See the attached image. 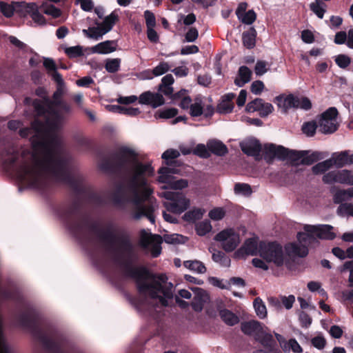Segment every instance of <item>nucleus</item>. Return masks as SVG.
Here are the masks:
<instances>
[{
	"label": "nucleus",
	"instance_id": "f257e3e1",
	"mask_svg": "<svg viewBox=\"0 0 353 353\" xmlns=\"http://www.w3.org/2000/svg\"><path fill=\"white\" fill-rule=\"evenodd\" d=\"M99 168L105 173L121 177L125 182L117 185L112 194L113 203L123 208L131 203L136 208L134 219L145 216L154 224V207L151 203L143 204L153 193L148 181L154 174L152 164L140 161L138 154L133 149L121 146L110 154V157H103Z\"/></svg>",
	"mask_w": 353,
	"mask_h": 353
},
{
	"label": "nucleus",
	"instance_id": "f03ea898",
	"mask_svg": "<svg viewBox=\"0 0 353 353\" xmlns=\"http://www.w3.org/2000/svg\"><path fill=\"white\" fill-rule=\"evenodd\" d=\"M50 114L51 117H47L45 121L35 119L32 122V128L36 133L32 138V148L40 151L43 157L40 159L33 155V165L23 161L16 168V175L21 183L43 192L51 187L43 172L50 174L57 180L70 170L68 161L56 156L53 150L59 142L57 132L61 128L63 116L56 108H51Z\"/></svg>",
	"mask_w": 353,
	"mask_h": 353
},
{
	"label": "nucleus",
	"instance_id": "7ed1b4c3",
	"mask_svg": "<svg viewBox=\"0 0 353 353\" xmlns=\"http://www.w3.org/2000/svg\"><path fill=\"white\" fill-rule=\"evenodd\" d=\"M112 225L108 226L106 230L99 229L97 222L88 221L83 224V233L85 237L78 239L81 242L88 241L89 238L85 230L88 228L90 232L97 234L99 239L109 244L118 243L119 249L126 256L125 260L116 256L114 262L121 268L123 274L134 281L137 292L143 296H148L152 299H158L163 307L168 306V299L173 298L174 285L168 282V278L163 273L152 272L143 265L136 266L133 262L137 259L134 252V246L131 241L130 234L124 229L119 230V235L117 236L110 230Z\"/></svg>",
	"mask_w": 353,
	"mask_h": 353
},
{
	"label": "nucleus",
	"instance_id": "20e7f679",
	"mask_svg": "<svg viewBox=\"0 0 353 353\" xmlns=\"http://www.w3.org/2000/svg\"><path fill=\"white\" fill-rule=\"evenodd\" d=\"M18 325L30 332L32 336L50 353H65L62 349L63 336L56 328L46 325L43 329L39 325V316L33 307L18 314L16 317Z\"/></svg>",
	"mask_w": 353,
	"mask_h": 353
},
{
	"label": "nucleus",
	"instance_id": "39448f33",
	"mask_svg": "<svg viewBox=\"0 0 353 353\" xmlns=\"http://www.w3.org/2000/svg\"><path fill=\"white\" fill-rule=\"evenodd\" d=\"M81 200L77 196L70 204L61 205L57 209L58 216L77 239L85 237L83 224L88 221V216L81 214Z\"/></svg>",
	"mask_w": 353,
	"mask_h": 353
},
{
	"label": "nucleus",
	"instance_id": "423d86ee",
	"mask_svg": "<svg viewBox=\"0 0 353 353\" xmlns=\"http://www.w3.org/2000/svg\"><path fill=\"white\" fill-rule=\"evenodd\" d=\"M55 181L68 185L76 196H82L89 202L99 203L101 201L100 196L89 185L83 183L81 176L73 175L70 170Z\"/></svg>",
	"mask_w": 353,
	"mask_h": 353
},
{
	"label": "nucleus",
	"instance_id": "0eeeda50",
	"mask_svg": "<svg viewBox=\"0 0 353 353\" xmlns=\"http://www.w3.org/2000/svg\"><path fill=\"white\" fill-rule=\"evenodd\" d=\"M259 256L268 263H273L281 267L284 263V252L282 245L277 241H261Z\"/></svg>",
	"mask_w": 353,
	"mask_h": 353
},
{
	"label": "nucleus",
	"instance_id": "6e6552de",
	"mask_svg": "<svg viewBox=\"0 0 353 353\" xmlns=\"http://www.w3.org/2000/svg\"><path fill=\"white\" fill-rule=\"evenodd\" d=\"M164 197L168 201L163 203V206L171 213L180 214L190 207V199L181 192H165Z\"/></svg>",
	"mask_w": 353,
	"mask_h": 353
},
{
	"label": "nucleus",
	"instance_id": "1a4fd4ad",
	"mask_svg": "<svg viewBox=\"0 0 353 353\" xmlns=\"http://www.w3.org/2000/svg\"><path fill=\"white\" fill-rule=\"evenodd\" d=\"M338 110L335 107L329 108L321 115L319 120V130L323 134H332L337 130Z\"/></svg>",
	"mask_w": 353,
	"mask_h": 353
},
{
	"label": "nucleus",
	"instance_id": "9d476101",
	"mask_svg": "<svg viewBox=\"0 0 353 353\" xmlns=\"http://www.w3.org/2000/svg\"><path fill=\"white\" fill-rule=\"evenodd\" d=\"M217 241L221 242V247L226 252L234 251L240 243L239 235L232 229L223 230L214 237Z\"/></svg>",
	"mask_w": 353,
	"mask_h": 353
},
{
	"label": "nucleus",
	"instance_id": "9b49d317",
	"mask_svg": "<svg viewBox=\"0 0 353 353\" xmlns=\"http://www.w3.org/2000/svg\"><path fill=\"white\" fill-rule=\"evenodd\" d=\"M163 238L159 234L147 233L144 230L141 232V246L147 248L150 244L152 245L151 255L152 257H158L161 253V244Z\"/></svg>",
	"mask_w": 353,
	"mask_h": 353
},
{
	"label": "nucleus",
	"instance_id": "f8f14e48",
	"mask_svg": "<svg viewBox=\"0 0 353 353\" xmlns=\"http://www.w3.org/2000/svg\"><path fill=\"white\" fill-rule=\"evenodd\" d=\"M19 159V153L14 148L0 137V160L8 167L14 166Z\"/></svg>",
	"mask_w": 353,
	"mask_h": 353
},
{
	"label": "nucleus",
	"instance_id": "ddd939ff",
	"mask_svg": "<svg viewBox=\"0 0 353 353\" xmlns=\"http://www.w3.org/2000/svg\"><path fill=\"white\" fill-rule=\"evenodd\" d=\"M303 229L307 232L314 233V237L320 239L333 240L336 238L333 227L330 225H305Z\"/></svg>",
	"mask_w": 353,
	"mask_h": 353
},
{
	"label": "nucleus",
	"instance_id": "4468645a",
	"mask_svg": "<svg viewBox=\"0 0 353 353\" xmlns=\"http://www.w3.org/2000/svg\"><path fill=\"white\" fill-rule=\"evenodd\" d=\"M245 110L248 112L257 111L259 116L264 118L273 112L274 107L271 103L265 102L263 99L256 98L247 104Z\"/></svg>",
	"mask_w": 353,
	"mask_h": 353
},
{
	"label": "nucleus",
	"instance_id": "2eb2a0df",
	"mask_svg": "<svg viewBox=\"0 0 353 353\" xmlns=\"http://www.w3.org/2000/svg\"><path fill=\"white\" fill-rule=\"evenodd\" d=\"M242 152L248 157H253L258 159L262 150V145L259 140L252 137L240 143Z\"/></svg>",
	"mask_w": 353,
	"mask_h": 353
},
{
	"label": "nucleus",
	"instance_id": "dca6fc26",
	"mask_svg": "<svg viewBox=\"0 0 353 353\" xmlns=\"http://www.w3.org/2000/svg\"><path fill=\"white\" fill-rule=\"evenodd\" d=\"M259 255V243L254 238L246 239L243 245L234 252V256L238 259L244 258L245 256Z\"/></svg>",
	"mask_w": 353,
	"mask_h": 353
},
{
	"label": "nucleus",
	"instance_id": "f3484780",
	"mask_svg": "<svg viewBox=\"0 0 353 353\" xmlns=\"http://www.w3.org/2000/svg\"><path fill=\"white\" fill-rule=\"evenodd\" d=\"M281 109V112L287 114L291 108H298L299 97L292 94H280L273 101Z\"/></svg>",
	"mask_w": 353,
	"mask_h": 353
},
{
	"label": "nucleus",
	"instance_id": "a211bd4d",
	"mask_svg": "<svg viewBox=\"0 0 353 353\" xmlns=\"http://www.w3.org/2000/svg\"><path fill=\"white\" fill-rule=\"evenodd\" d=\"M141 104L148 105L156 108L164 104L165 99L160 93H153L150 91L143 92L139 97Z\"/></svg>",
	"mask_w": 353,
	"mask_h": 353
},
{
	"label": "nucleus",
	"instance_id": "6ab92c4d",
	"mask_svg": "<svg viewBox=\"0 0 353 353\" xmlns=\"http://www.w3.org/2000/svg\"><path fill=\"white\" fill-rule=\"evenodd\" d=\"M241 330L245 334L254 336L255 339H256L258 336L263 334V327L262 323L256 320H250L242 322Z\"/></svg>",
	"mask_w": 353,
	"mask_h": 353
},
{
	"label": "nucleus",
	"instance_id": "aec40b11",
	"mask_svg": "<svg viewBox=\"0 0 353 353\" xmlns=\"http://www.w3.org/2000/svg\"><path fill=\"white\" fill-rule=\"evenodd\" d=\"M18 6H23V16L26 17L27 14H29L32 20L39 24L43 25L46 24V19L45 17L39 12L38 6L35 3H18Z\"/></svg>",
	"mask_w": 353,
	"mask_h": 353
},
{
	"label": "nucleus",
	"instance_id": "412c9836",
	"mask_svg": "<svg viewBox=\"0 0 353 353\" xmlns=\"http://www.w3.org/2000/svg\"><path fill=\"white\" fill-rule=\"evenodd\" d=\"M207 147L211 154L218 157L225 156L228 153L227 146L220 140L216 139H209L207 141Z\"/></svg>",
	"mask_w": 353,
	"mask_h": 353
},
{
	"label": "nucleus",
	"instance_id": "4be33fe9",
	"mask_svg": "<svg viewBox=\"0 0 353 353\" xmlns=\"http://www.w3.org/2000/svg\"><path fill=\"white\" fill-rule=\"evenodd\" d=\"M18 3L23 4L25 2H14L12 4H9L4 1H0V12L7 18L13 16L14 12H19L23 16V6H18Z\"/></svg>",
	"mask_w": 353,
	"mask_h": 353
},
{
	"label": "nucleus",
	"instance_id": "5701e85b",
	"mask_svg": "<svg viewBox=\"0 0 353 353\" xmlns=\"http://www.w3.org/2000/svg\"><path fill=\"white\" fill-rule=\"evenodd\" d=\"M234 93H228L222 97L221 101L217 105L216 111L220 114H228L232 112L234 107L232 100L234 99Z\"/></svg>",
	"mask_w": 353,
	"mask_h": 353
},
{
	"label": "nucleus",
	"instance_id": "b1692460",
	"mask_svg": "<svg viewBox=\"0 0 353 353\" xmlns=\"http://www.w3.org/2000/svg\"><path fill=\"white\" fill-rule=\"evenodd\" d=\"M116 41L114 40H107L103 42H101L96 46L91 48V51L92 53L97 54H108L113 52L116 50Z\"/></svg>",
	"mask_w": 353,
	"mask_h": 353
},
{
	"label": "nucleus",
	"instance_id": "393cba45",
	"mask_svg": "<svg viewBox=\"0 0 353 353\" xmlns=\"http://www.w3.org/2000/svg\"><path fill=\"white\" fill-rule=\"evenodd\" d=\"M257 32L254 27H250L242 34V43L247 49H252L256 46V38Z\"/></svg>",
	"mask_w": 353,
	"mask_h": 353
},
{
	"label": "nucleus",
	"instance_id": "a878e982",
	"mask_svg": "<svg viewBox=\"0 0 353 353\" xmlns=\"http://www.w3.org/2000/svg\"><path fill=\"white\" fill-rule=\"evenodd\" d=\"M285 250L288 255H292L299 257H305L308 254V248L305 245H299L296 243H292L285 246Z\"/></svg>",
	"mask_w": 353,
	"mask_h": 353
},
{
	"label": "nucleus",
	"instance_id": "bb28decb",
	"mask_svg": "<svg viewBox=\"0 0 353 353\" xmlns=\"http://www.w3.org/2000/svg\"><path fill=\"white\" fill-rule=\"evenodd\" d=\"M256 340L259 341L269 352H275L278 350L276 341L274 339L271 334L265 333L263 331V334L260 335V336H258Z\"/></svg>",
	"mask_w": 353,
	"mask_h": 353
},
{
	"label": "nucleus",
	"instance_id": "cd10ccee",
	"mask_svg": "<svg viewBox=\"0 0 353 353\" xmlns=\"http://www.w3.org/2000/svg\"><path fill=\"white\" fill-rule=\"evenodd\" d=\"M252 74V72L248 67L245 65L241 66L239 68L238 76L234 79L235 85L243 87L251 80Z\"/></svg>",
	"mask_w": 353,
	"mask_h": 353
},
{
	"label": "nucleus",
	"instance_id": "c85d7f7f",
	"mask_svg": "<svg viewBox=\"0 0 353 353\" xmlns=\"http://www.w3.org/2000/svg\"><path fill=\"white\" fill-rule=\"evenodd\" d=\"M329 159L331 161L332 167L334 165L337 168H341L346 165H349L348 150L334 152Z\"/></svg>",
	"mask_w": 353,
	"mask_h": 353
},
{
	"label": "nucleus",
	"instance_id": "c756f323",
	"mask_svg": "<svg viewBox=\"0 0 353 353\" xmlns=\"http://www.w3.org/2000/svg\"><path fill=\"white\" fill-rule=\"evenodd\" d=\"M219 314L221 320L228 325L233 326L239 322L238 316L228 309L219 310Z\"/></svg>",
	"mask_w": 353,
	"mask_h": 353
},
{
	"label": "nucleus",
	"instance_id": "7c9ffc66",
	"mask_svg": "<svg viewBox=\"0 0 353 353\" xmlns=\"http://www.w3.org/2000/svg\"><path fill=\"white\" fill-rule=\"evenodd\" d=\"M169 65L166 62H161L157 66L154 68L152 70H147L144 71V74H149L147 76L148 79H151L153 77L161 76L166 73L169 70Z\"/></svg>",
	"mask_w": 353,
	"mask_h": 353
},
{
	"label": "nucleus",
	"instance_id": "2f4dec72",
	"mask_svg": "<svg viewBox=\"0 0 353 353\" xmlns=\"http://www.w3.org/2000/svg\"><path fill=\"white\" fill-rule=\"evenodd\" d=\"M119 19L118 14L115 11H113L110 14L105 17L103 22L100 24L102 28V30H103L104 32L108 33L112 29Z\"/></svg>",
	"mask_w": 353,
	"mask_h": 353
},
{
	"label": "nucleus",
	"instance_id": "473e14b6",
	"mask_svg": "<svg viewBox=\"0 0 353 353\" xmlns=\"http://www.w3.org/2000/svg\"><path fill=\"white\" fill-rule=\"evenodd\" d=\"M204 212L205 210L201 208H194L192 210L186 212L182 216V219L185 221L194 223L196 221L201 219L203 217Z\"/></svg>",
	"mask_w": 353,
	"mask_h": 353
},
{
	"label": "nucleus",
	"instance_id": "72a5a7b5",
	"mask_svg": "<svg viewBox=\"0 0 353 353\" xmlns=\"http://www.w3.org/2000/svg\"><path fill=\"white\" fill-rule=\"evenodd\" d=\"M33 107L34 108V111L38 117H43L44 118V121H46V119L47 117H51V114H50V111L51 108H53L52 107H49V109L47 110L46 108L45 104L39 99H35L33 101Z\"/></svg>",
	"mask_w": 353,
	"mask_h": 353
},
{
	"label": "nucleus",
	"instance_id": "f704fd0d",
	"mask_svg": "<svg viewBox=\"0 0 353 353\" xmlns=\"http://www.w3.org/2000/svg\"><path fill=\"white\" fill-rule=\"evenodd\" d=\"M305 151L306 153L301 158V165H310L322 158L321 154L319 152H312V153H310V152L309 150Z\"/></svg>",
	"mask_w": 353,
	"mask_h": 353
},
{
	"label": "nucleus",
	"instance_id": "c9c22d12",
	"mask_svg": "<svg viewBox=\"0 0 353 353\" xmlns=\"http://www.w3.org/2000/svg\"><path fill=\"white\" fill-rule=\"evenodd\" d=\"M212 260L217 263H219L223 267H229L230 265L231 260L222 251H216L212 252Z\"/></svg>",
	"mask_w": 353,
	"mask_h": 353
},
{
	"label": "nucleus",
	"instance_id": "e433bc0d",
	"mask_svg": "<svg viewBox=\"0 0 353 353\" xmlns=\"http://www.w3.org/2000/svg\"><path fill=\"white\" fill-rule=\"evenodd\" d=\"M253 306L259 318L263 319L267 316L266 306L260 297H256L254 300Z\"/></svg>",
	"mask_w": 353,
	"mask_h": 353
},
{
	"label": "nucleus",
	"instance_id": "4c0bfd02",
	"mask_svg": "<svg viewBox=\"0 0 353 353\" xmlns=\"http://www.w3.org/2000/svg\"><path fill=\"white\" fill-rule=\"evenodd\" d=\"M352 188L347 190H339L334 194V202L335 203H342V202L347 201L349 198H352Z\"/></svg>",
	"mask_w": 353,
	"mask_h": 353
},
{
	"label": "nucleus",
	"instance_id": "58836bf2",
	"mask_svg": "<svg viewBox=\"0 0 353 353\" xmlns=\"http://www.w3.org/2000/svg\"><path fill=\"white\" fill-rule=\"evenodd\" d=\"M180 156V153L178 150L174 149H168L165 150L161 156V158L164 159L165 163L168 166H171L175 162L174 159Z\"/></svg>",
	"mask_w": 353,
	"mask_h": 353
},
{
	"label": "nucleus",
	"instance_id": "ea45409f",
	"mask_svg": "<svg viewBox=\"0 0 353 353\" xmlns=\"http://www.w3.org/2000/svg\"><path fill=\"white\" fill-rule=\"evenodd\" d=\"M325 3L321 0H315L310 4V10L319 18L323 19L325 12Z\"/></svg>",
	"mask_w": 353,
	"mask_h": 353
},
{
	"label": "nucleus",
	"instance_id": "a19ab883",
	"mask_svg": "<svg viewBox=\"0 0 353 353\" xmlns=\"http://www.w3.org/2000/svg\"><path fill=\"white\" fill-rule=\"evenodd\" d=\"M160 176L158 177V181L162 183H168L172 177L170 174L175 173L174 169L168 167H161L158 170Z\"/></svg>",
	"mask_w": 353,
	"mask_h": 353
},
{
	"label": "nucleus",
	"instance_id": "79ce46f5",
	"mask_svg": "<svg viewBox=\"0 0 353 353\" xmlns=\"http://www.w3.org/2000/svg\"><path fill=\"white\" fill-rule=\"evenodd\" d=\"M183 264L185 268L198 273L203 274L206 272L205 266L199 261H185Z\"/></svg>",
	"mask_w": 353,
	"mask_h": 353
},
{
	"label": "nucleus",
	"instance_id": "37998d69",
	"mask_svg": "<svg viewBox=\"0 0 353 353\" xmlns=\"http://www.w3.org/2000/svg\"><path fill=\"white\" fill-rule=\"evenodd\" d=\"M203 113V105L202 100L199 98L195 99V102L190 105V114L192 117H198Z\"/></svg>",
	"mask_w": 353,
	"mask_h": 353
},
{
	"label": "nucleus",
	"instance_id": "c03bdc74",
	"mask_svg": "<svg viewBox=\"0 0 353 353\" xmlns=\"http://www.w3.org/2000/svg\"><path fill=\"white\" fill-rule=\"evenodd\" d=\"M288 153V158L286 160L290 161L294 165H301V158L304 154H305L306 152L303 150H290Z\"/></svg>",
	"mask_w": 353,
	"mask_h": 353
},
{
	"label": "nucleus",
	"instance_id": "a18cd8bd",
	"mask_svg": "<svg viewBox=\"0 0 353 353\" xmlns=\"http://www.w3.org/2000/svg\"><path fill=\"white\" fill-rule=\"evenodd\" d=\"M276 145L273 143H267L264 145V159L268 163H270L276 158Z\"/></svg>",
	"mask_w": 353,
	"mask_h": 353
},
{
	"label": "nucleus",
	"instance_id": "49530a36",
	"mask_svg": "<svg viewBox=\"0 0 353 353\" xmlns=\"http://www.w3.org/2000/svg\"><path fill=\"white\" fill-rule=\"evenodd\" d=\"M121 59L119 58L108 59L105 61V68L110 73H115L120 69Z\"/></svg>",
	"mask_w": 353,
	"mask_h": 353
},
{
	"label": "nucleus",
	"instance_id": "de8ad7c7",
	"mask_svg": "<svg viewBox=\"0 0 353 353\" xmlns=\"http://www.w3.org/2000/svg\"><path fill=\"white\" fill-rule=\"evenodd\" d=\"M234 191L236 194H242L245 196H249L252 193L251 186L248 183H237L234 185Z\"/></svg>",
	"mask_w": 353,
	"mask_h": 353
},
{
	"label": "nucleus",
	"instance_id": "09e8293b",
	"mask_svg": "<svg viewBox=\"0 0 353 353\" xmlns=\"http://www.w3.org/2000/svg\"><path fill=\"white\" fill-rule=\"evenodd\" d=\"M167 184L171 189L183 190L188 187V181L184 179H176L172 176Z\"/></svg>",
	"mask_w": 353,
	"mask_h": 353
},
{
	"label": "nucleus",
	"instance_id": "8fccbe9b",
	"mask_svg": "<svg viewBox=\"0 0 353 353\" xmlns=\"http://www.w3.org/2000/svg\"><path fill=\"white\" fill-rule=\"evenodd\" d=\"M192 154L203 159H208L211 157L210 152L208 149L207 145H205L203 143L197 144L196 147L194 148Z\"/></svg>",
	"mask_w": 353,
	"mask_h": 353
},
{
	"label": "nucleus",
	"instance_id": "3c124183",
	"mask_svg": "<svg viewBox=\"0 0 353 353\" xmlns=\"http://www.w3.org/2000/svg\"><path fill=\"white\" fill-rule=\"evenodd\" d=\"M330 168H332L331 161L330 159H327L322 162L318 163L315 165H314L312 168V172L315 174H319L324 173L327 170H328Z\"/></svg>",
	"mask_w": 353,
	"mask_h": 353
},
{
	"label": "nucleus",
	"instance_id": "603ef678",
	"mask_svg": "<svg viewBox=\"0 0 353 353\" xmlns=\"http://www.w3.org/2000/svg\"><path fill=\"white\" fill-rule=\"evenodd\" d=\"M212 225L208 220L199 222L196 225V233L199 236H205L212 230Z\"/></svg>",
	"mask_w": 353,
	"mask_h": 353
},
{
	"label": "nucleus",
	"instance_id": "864d4df0",
	"mask_svg": "<svg viewBox=\"0 0 353 353\" xmlns=\"http://www.w3.org/2000/svg\"><path fill=\"white\" fill-rule=\"evenodd\" d=\"M317 128H319V124L316 121H312L304 123L302 126V130L307 137H313L316 133Z\"/></svg>",
	"mask_w": 353,
	"mask_h": 353
},
{
	"label": "nucleus",
	"instance_id": "5fc2aeb1",
	"mask_svg": "<svg viewBox=\"0 0 353 353\" xmlns=\"http://www.w3.org/2000/svg\"><path fill=\"white\" fill-rule=\"evenodd\" d=\"M65 53L70 59L83 56V48L81 46L66 48Z\"/></svg>",
	"mask_w": 353,
	"mask_h": 353
},
{
	"label": "nucleus",
	"instance_id": "6e6d98bb",
	"mask_svg": "<svg viewBox=\"0 0 353 353\" xmlns=\"http://www.w3.org/2000/svg\"><path fill=\"white\" fill-rule=\"evenodd\" d=\"M334 61L339 68L345 69L350 65L352 60L349 56L341 54L335 57Z\"/></svg>",
	"mask_w": 353,
	"mask_h": 353
},
{
	"label": "nucleus",
	"instance_id": "4d7b16f0",
	"mask_svg": "<svg viewBox=\"0 0 353 353\" xmlns=\"http://www.w3.org/2000/svg\"><path fill=\"white\" fill-rule=\"evenodd\" d=\"M256 19V14L253 10H249L248 12L244 13L239 20H240L243 23L246 25L252 24Z\"/></svg>",
	"mask_w": 353,
	"mask_h": 353
},
{
	"label": "nucleus",
	"instance_id": "13d9d810",
	"mask_svg": "<svg viewBox=\"0 0 353 353\" xmlns=\"http://www.w3.org/2000/svg\"><path fill=\"white\" fill-rule=\"evenodd\" d=\"M178 114V110L175 108H170L160 110L157 112V115L161 119H171L176 117Z\"/></svg>",
	"mask_w": 353,
	"mask_h": 353
},
{
	"label": "nucleus",
	"instance_id": "bf43d9fd",
	"mask_svg": "<svg viewBox=\"0 0 353 353\" xmlns=\"http://www.w3.org/2000/svg\"><path fill=\"white\" fill-rule=\"evenodd\" d=\"M350 173L351 171L348 170L336 171L337 183L349 185Z\"/></svg>",
	"mask_w": 353,
	"mask_h": 353
},
{
	"label": "nucleus",
	"instance_id": "052dcab7",
	"mask_svg": "<svg viewBox=\"0 0 353 353\" xmlns=\"http://www.w3.org/2000/svg\"><path fill=\"white\" fill-rule=\"evenodd\" d=\"M42 6L45 7L43 9L44 13L51 15L54 18H58L61 16V12L60 9L57 8L54 6L52 4L46 5L43 3Z\"/></svg>",
	"mask_w": 353,
	"mask_h": 353
},
{
	"label": "nucleus",
	"instance_id": "680f3d73",
	"mask_svg": "<svg viewBox=\"0 0 353 353\" xmlns=\"http://www.w3.org/2000/svg\"><path fill=\"white\" fill-rule=\"evenodd\" d=\"M314 239V233H309L305 231V232H299L297 234V239L300 243L306 244L310 243Z\"/></svg>",
	"mask_w": 353,
	"mask_h": 353
},
{
	"label": "nucleus",
	"instance_id": "e2e57ef3",
	"mask_svg": "<svg viewBox=\"0 0 353 353\" xmlns=\"http://www.w3.org/2000/svg\"><path fill=\"white\" fill-rule=\"evenodd\" d=\"M90 34L89 35V38L93 39L94 40H99L101 39L103 35L106 34L103 30H102L101 26L98 27H90Z\"/></svg>",
	"mask_w": 353,
	"mask_h": 353
},
{
	"label": "nucleus",
	"instance_id": "0e129e2a",
	"mask_svg": "<svg viewBox=\"0 0 353 353\" xmlns=\"http://www.w3.org/2000/svg\"><path fill=\"white\" fill-rule=\"evenodd\" d=\"M208 215L211 219L214 221H219L224 217L225 212L221 208H215L209 212Z\"/></svg>",
	"mask_w": 353,
	"mask_h": 353
},
{
	"label": "nucleus",
	"instance_id": "69168bd1",
	"mask_svg": "<svg viewBox=\"0 0 353 353\" xmlns=\"http://www.w3.org/2000/svg\"><path fill=\"white\" fill-rule=\"evenodd\" d=\"M199 37V32L196 28L192 27L185 34V41L194 42Z\"/></svg>",
	"mask_w": 353,
	"mask_h": 353
},
{
	"label": "nucleus",
	"instance_id": "338daca9",
	"mask_svg": "<svg viewBox=\"0 0 353 353\" xmlns=\"http://www.w3.org/2000/svg\"><path fill=\"white\" fill-rule=\"evenodd\" d=\"M311 343L314 347L322 350L326 345V340L322 336H316L312 339Z\"/></svg>",
	"mask_w": 353,
	"mask_h": 353
},
{
	"label": "nucleus",
	"instance_id": "774afa93",
	"mask_svg": "<svg viewBox=\"0 0 353 353\" xmlns=\"http://www.w3.org/2000/svg\"><path fill=\"white\" fill-rule=\"evenodd\" d=\"M144 17L147 28H154L156 26V19L154 13L150 10H145Z\"/></svg>",
	"mask_w": 353,
	"mask_h": 353
}]
</instances>
